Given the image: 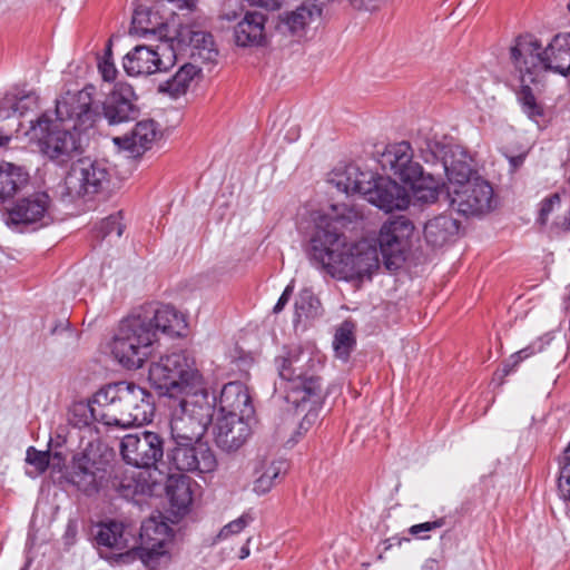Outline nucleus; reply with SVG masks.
Instances as JSON below:
<instances>
[{"label":"nucleus","instance_id":"obj_20","mask_svg":"<svg viewBox=\"0 0 570 570\" xmlns=\"http://www.w3.org/2000/svg\"><path fill=\"white\" fill-rule=\"evenodd\" d=\"M134 89L128 83H117L104 102V116L110 125L135 120L139 109L135 105Z\"/></svg>","mask_w":570,"mask_h":570},{"label":"nucleus","instance_id":"obj_10","mask_svg":"<svg viewBox=\"0 0 570 570\" xmlns=\"http://www.w3.org/2000/svg\"><path fill=\"white\" fill-rule=\"evenodd\" d=\"M109 180L105 163L80 158L72 163L61 186V196L70 202L99 193Z\"/></svg>","mask_w":570,"mask_h":570},{"label":"nucleus","instance_id":"obj_1","mask_svg":"<svg viewBox=\"0 0 570 570\" xmlns=\"http://www.w3.org/2000/svg\"><path fill=\"white\" fill-rule=\"evenodd\" d=\"M148 381L161 394L177 399L173 409V440L199 441L214 415L207 383L194 358H159L148 370Z\"/></svg>","mask_w":570,"mask_h":570},{"label":"nucleus","instance_id":"obj_38","mask_svg":"<svg viewBox=\"0 0 570 570\" xmlns=\"http://www.w3.org/2000/svg\"><path fill=\"white\" fill-rule=\"evenodd\" d=\"M314 11L317 14H321V9H318L316 6H302L295 11L286 13V16L283 18V24L292 33L299 32L312 21Z\"/></svg>","mask_w":570,"mask_h":570},{"label":"nucleus","instance_id":"obj_12","mask_svg":"<svg viewBox=\"0 0 570 570\" xmlns=\"http://www.w3.org/2000/svg\"><path fill=\"white\" fill-rule=\"evenodd\" d=\"M120 454L132 466L156 469L164 456V440L151 431L126 434L120 442Z\"/></svg>","mask_w":570,"mask_h":570},{"label":"nucleus","instance_id":"obj_25","mask_svg":"<svg viewBox=\"0 0 570 570\" xmlns=\"http://www.w3.org/2000/svg\"><path fill=\"white\" fill-rule=\"evenodd\" d=\"M158 134L154 120L147 119L136 124L130 134L115 137L114 142L121 149L127 150L131 156H140L150 148Z\"/></svg>","mask_w":570,"mask_h":570},{"label":"nucleus","instance_id":"obj_26","mask_svg":"<svg viewBox=\"0 0 570 570\" xmlns=\"http://www.w3.org/2000/svg\"><path fill=\"white\" fill-rule=\"evenodd\" d=\"M266 17L261 12H247L234 28V39L239 47L261 46L265 39Z\"/></svg>","mask_w":570,"mask_h":570},{"label":"nucleus","instance_id":"obj_42","mask_svg":"<svg viewBox=\"0 0 570 570\" xmlns=\"http://www.w3.org/2000/svg\"><path fill=\"white\" fill-rule=\"evenodd\" d=\"M26 461L28 464L33 465L39 473H43L50 461V454L48 451H38L33 446L27 450Z\"/></svg>","mask_w":570,"mask_h":570},{"label":"nucleus","instance_id":"obj_4","mask_svg":"<svg viewBox=\"0 0 570 570\" xmlns=\"http://www.w3.org/2000/svg\"><path fill=\"white\" fill-rule=\"evenodd\" d=\"M90 412L105 425L128 429L151 422L155 401L150 392L135 383L117 382L96 392Z\"/></svg>","mask_w":570,"mask_h":570},{"label":"nucleus","instance_id":"obj_56","mask_svg":"<svg viewBox=\"0 0 570 570\" xmlns=\"http://www.w3.org/2000/svg\"><path fill=\"white\" fill-rule=\"evenodd\" d=\"M248 556H249V548H248V546L246 544V546L242 547V549H240V551H239V558H240V559H245V558H247Z\"/></svg>","mask_w":570,"mask_h":570},{"label":"nucleus","instance_id":"obj_29","mask_svg":"<svg viewBox=\"0 0 570 570\" xmlns=\"http://www.w3.org/2000/svg\"><path fill=\"white\" fill-rule=\"evenodd\" d=\"M287 464L283 460L259 459L254 466L253 491L257 495L268 493L275 484V480L285 473Z\"/></svg>","mask_w":570,"mask_h":570},{"label":"nucleus","instance_id":"obj_47","mask_svg":"<svg viewBox=\"0 0 570 570\" xmlns=\"http://www.w3.org/2000/svg\"><path fill=\"white\" fill-rule=\"evenodd\" d=\"M559 204H560V196L557 193L544 198L540 205L538 222L541 225H544L549 218V215L552 213L554 206L559 205Z\"/></svg>","mask_w":570,"mask_h":570},{"label":"nucleus","instance_id":"obj_54","mask_svg":"<svg viewBox=\"0 0 570 570\" xmlns=\"http://www.w3.org/2000/svg\"><path fill=\"white\" fill-rule=\"evenodd\" d=\"M525 156L524 155H518L509 158L510 165L512 166L513 170H515L518 167H520L524 161Z\"/></svg>","mask_w":570,"mask_h":570},{"label":"nucleus","instance_id":"obj_8","mask_svg":"<svg viewBox=\"0 0 570 570\" xmlns=\"http://www.w3.org/2000/svg\"><path fill=\"white\" fill-rule=\"evenodd\" d=\"M314 358H281L278 373L281 386L288 404L311 401L322 403L323 389L321 379L312 373Z\"/></svg>","mask_w":570,"mask_h":570},{"label":"nucleus","instance_id":"obj_30","mask_svg":"<svg viewBox=\"0 0 570 570\" xmlns=\"http://www.w3.org/2000/svg\"><path fill=\"white\" fill-rule=\"evenodd\" d=\"M459 232V223L449 215H439L424 226V237L433 247H442L450 243Z\"/></svg>","mask_w":570,"mask_h":570},{"label":"nucleus","instance_id":"obj_58","mask_svg":"<svg viewBox=\"0 0 570 570\" xmlns=\"http://www.w3.org/2000/svg\"><path fill=\"white\" fill-rule=\"evenodd\" d=\"M353 7L361 9L364 6V0H347Z\"/></svg>","mask_w":570,"mask_h":570},{"label":"nucleus","instance_id":"obj_31","mask_svg":"<svg viewBox=\"0 0 570 570\" xmlns=\"http://www.w3.org/2000/svg\"><path fill=\"white\" fill-rule=\"evenodd\" d=\"M28 174L12 163L0 164V204L10 200L28 183Z\"/></svg>","mask_w":570,"mask_h":570},{"label":"nucleus","instance_id":"obj_21","mask_svg":"<svg viewBox=\"0 0 570 570\" xmlns=\"http://www.w3.org/2000/svg\"><path fill=\"white\" fill-rule=\"evenodd\" d=\"M294 410L304 412L306 414L299 423L284 422L276 429V440L279 441L284 446H294L299 439L315 424L318 417L317 409L321 403H312L311 401L302 402L299 404H289Z\"/></svg>","mask_w":570,"mask_h":570},{"label":"nucleus","instance_id":"obj_11","mask_svg":"<svg viewBox=\"0 0 570 570\" xmlns=\"http://www.w3.org/2000/svg\"><path fill=\"white\" fill-rule=\"evenodd\" d=\"M175 61L173 40L166 39L155 49L150 46H136L124 57L122 66L129 76H149L167 71Z\"/></svg>","mask_w":570,"mask_h":570},{"label":"nucleus","instance_id":"obj_36","mask_svg":"<svg viewBox=\"0 0 570 570\" xmlns=\"http://www.w3.org/2000/svg\"><path fill=\"white\" fill-rule=\"evenodd\" d=\"M167 24L158 23L154 24L150 20V12L148 10H136L132 16L130 33L136 36L155 35L158 36L160 41L167 39Z\"/></svg>","mask_w":570,"mask_h":570},{"label":"nucleus","instance_id":"obj_61","mask_svg":"<svg viewBox=\"0 0 570 570\" xmlns=\"http://www.w3.org/2000/svg\"><path fill=\"white\" fill-rule=\"evenodd\" d=\"M69 531H72V532L75 531V527L71 523H69V525H68V532Z\"/></svg>","mask_w":570,"mask_h":570},{"label":"nucleus","instance_id":"obj_51","mask_svg":"<svg viewBox=\"0 0 570 570\" xmlns=\"http://www.w3.org/2000/svg\"><path fill=\"white\" fill-rule=\"evenodd\" d=\"M249 6L261 7L267 10H276L281 7L278 0H246Z\"/></svg>","mask_w":570,"mask_h":570},{"label":"nucleus","instance_id":"obj_50","mask_svg":"<svg viewBox=\"0 0 570 570\" xmlns=\"http://www.w3.org/2000/svg\"><path fill=\"white\" fill-rule=\"evenodd\" d=\"M293 291H294V285H293V283H291L286 286V288L282 293L281 297L278 298L276 305L274 306L275 313H279L284 308V306L289 301V298L293 294Z\"/></svg>","mask_w":570,"mask_h":570},{"label":"nucleus","instance_id":"obj_52","mask_svg":"<svg viewBox=\"0 0 570 570\" xmlns=\"http://www.w3.org/2000/svg\"><path fill=\"white\" fill-rule=\"evenodd\" d=\"M305 301L308 303L309 308H316L317 305L320 304L318 299L315 298L311 292L306 291V292L301 294L299 302H296V307L301 308V309H304L303 303Z\"/></svg>","mask_w":570,"mask_h":570},{"label":"nucleus","instance_id":"obj_41","mask_svg":"<svg viewBox=\"0 0 570 570\" xmlns=\"http://www.w3.org/2000/svg\"><path fill=\"white\" fill-rule=\"evenodd\" d=\"M50 334L56 336L60 344L66 346L76 345L80 337V334L70 326L68 320H60L50 328Z\"/></svg>","mask_w":570,"mask_h":570},{"label":"nucleus","instance_id":"obj_57","mask_svg":"<svg viewBox=\"0 0 570 570\" xmlns=\"http://www.w3.org/2000/svg\"><path fill=\"white\" fill-rule=\"evenodd\" d=\"M517 365H518V362H517V361L513 363V365H512L511 367H509V365H508V364H507V365H504V366H503V368L501 370V372H502V376L508 375V374L512 371V368H513L514 366H517Z\"/></svg>","mask_w":570,"mask_h":570},{"label":"nucleus","instance_id":"obj_63","mask_svg":"<svg viewBox=\"0 0 570 570\" xmlns=\"http://www.w3.org/2000/svg\"><path fill=\"white\" fill-rule=\"evenodd\" d=\"M567 449H570V444L567 446Z\"/></svg>","mask_w":570,"mask_h":570},{"label":"nucleus","instance_id":"obj_5","mask_svg":"<svg viewBox=\"0 0 570 570\" xmlns=\"http://www.w3.org/2000/svg\"><path fill=\"white\" fill-rule=\"evenodd\" d=\"M510 57L523 80H535L543 71H553L563 76L570 72V33H558L542 49L540 41L532 35L515 39Z\"/></svg>","mask_w":570,"mask_h":570},{"label":"nucleus","instance_id":"obj_27","mask_svg":"<svg viewBox=\"0 0 570 570\" xmlns=\"http://www.w3.org/2000/svg\"><path fill=\"white\" fill-rule=\"evenodd\" d=\"M218 405L220 415L234 413L245 416L252 412L250 397L240 382H229L223 386Z\"/></svg>","mask_w":570,"mask_h":570},{"label":"nucleus","instance_id":"obj_48","mask_svg":"<svg viewBox=\"0 0 570 570\" xmlns=\"http://www.w3.org/2000/svg\"><path fill=\"white\" fill-rule=\"evenodd\" d=\"M353 343L351 332L341 330L336 333L334 340V347L338 354H347Z\"/></svg>","mask_w":570,"mask_h":570},{"label":"nucleus","instance_id":"obj_45","mask_svg":"<svg viewBox=\"0 0 570 570\" xmlns=\"http://www.w3.org/2000/svg\"><path fill=\"white\" fill-rule=\"evenodd\" d=\"M38 96L35 92H28L21 96L13 105L12 109L20 116L24 115L29 110H33L38 107Z\"/></svg>","mask_w":570,"mask_h":570},{"label":"nucleus","instance_id":"obj_62","mask_svg":"<svg viewBox=\"0 0 570 570\" xmlns=\"http://www.w3.org/2000/svg\"><path fill=\"white\" fill-rule=\"evenodd\" d=\"M567 7H568V10L570 11V2L568 3V6H567Z\"/></svg>","mask_w":570,"mask_h":570},{"label":"nucleus","instance_id":"obj_32","mask_svg":"<svg viewBox=\"0 0 570 570\" xmlns=\"http://www.w3.org/2000/svg\"><path fill=\"white\" fill-rule=\"evenodd\" d=\"M200 72V67L195 63H185L179 70L168 80L158 86V91L177 98L185 95L196 76Z\"/></svg>","mask_w":570,"mask_h":570},{"label":"nucleus","instance_id":"obj_46","mask_svg":"<svg viewBox=\"0 0 570 570\" xmlns=\"http://www.w3.org/2000/svg\"><path fill=\"white\" fill-rule=\"evenodd\" d=\"M99 71L105 81H112L116 78L117 69L111 61V49L108 47L105 57L98 63Z\"/></svg>","mask_w":570,"mask_h":570},{"label":"nucleus","instance_id":"obj_43","mask_svg":"<svg viewBox=\"0 0 570 570\" xmlns=\"http://www.w3.org/2000/svg\"><path fill=\"white\" fill-rule=\"evenodd\" d=\"M125 226L120 222V214L111 215L100 223V232L102 236H110L115 234L117 237H120L124 233Z\"/></svg>","mask_w":570,"mask_h":570},{"label":"nucleus","instance_id":"obj_7","mask_svg":"<svg viewBox=\"0 0 570 570\" xmlns=\"http://www.w3.org/2000/svg\"><path fill=\"white\" fill-rule=\"evenodd\" d=\"M415 147L424 163L439 166L448 179V187H460L475 175L473 159L468 150L458 144L424 136L415 140Z\"/></svg>","mask_w":570,"mask_h":570},{"label":"nucleus","instance_id":"obj_40","mask_svg":"<svg viewBox=\"0 0 570 570\" xmlns=\"http://www.w3.org/2000/svg\"><path fill=\"white\" fill-rule=\"evenodd\" d=\"M558 489L564 504V511L570 518V449H566L560 459Z\"/></svg>","mask_w":570,"mask_h":570},{"label":"nucleus","instance_id":"obj_6","mask_svg":"<svg viewBox=\"0 0 570 570\" xmlns=\"http://www.w3.org/2000/svg\"><path fill=\"white\" fill-rule=\"evenodd\" d=\"M382 169L402 183L410 185L413 196L422 203H434L441 191V183L433 174H425L414 159V149L409 141L389 144L381 154Z\"/></svg>","mask_w":570,"mask_h":570},{"label":"nucleus","instance_id":"obj_23","mask_svg":"<svg viewBox=\"0 0 570 570\" xmlns=\"http://www.w3.org/2000/svg\"><path fill=\"white\" fill-rule=\"evenodd\" d=\"M372 178V171H363L356 165L350 164L335 168L331 173L328 181L334 185L337 190L346 195L360 194L364 196Z\"/></svg>","mask_w":570,"mask_h":570},{"label":"nucleus","instance_id":"obj_9","mask_svg":"<svg viewBox=\"0 0 570 570\" xmlns=\"http://www.w3.org/2000/svg\"><path fill=\"white\" fill-rule=\"evenodd\" d=\"M94 94V86L61 94L56 99L53 121L78 132H86L92 128L100 119L99 105L95 104Z\"/></svg>","mask_w":570,"mask_h":570},{"label":"nucleus","instance_id":"obj_55","mask_svg":"<svg viewBox=\"0 0 570 570\" xmlns=\"http://www.w3.org/2000/svg\"><path fill=\"white\" fill-rule=\"evenodd\" d=\"M559 225L563 230H570V210L569 215L564 217L563 220L559 223Z\"/></svg>","mask_w":570,"mask_h":570},{"label":"nucleus","instance_id":"obj_16","mask_svg":"<svg viewBox=\"0 0 570 570\" xmlns=\"http://www.w3.org/2000/svg\"><path fill=\"white\" fill-rule=\"evenodd\" d=\"M176 445L168 456L170 464L178 471L212 473L217 468L213 450L204 442L174 440Z\"/></svg>","mask_w":570,"mask_h":570},{"label":"nucleus","instance_id":"obj_59","mask_svg":"<svg viewBox=\"0 0 570 570\" xmlns=\"http://www.w3.org/2000/svg\"><path fill=\"white\" fill-rule=\"evenodd\" d=\"M375 0H364V6L362 8L370 9L373 6Z\"/></svg>","mask_w":570,"mask_h":570},{"label":"nucleus","instance_id":"obj_3","mask_svg":"<svg viewBox=\"0 0 570 570\" xmlns=\"http://www.w3.org/2000/svg\"><path fill=\"white\" fill-rule=\"evenodd\" d=\"M187 317L168 304H145L124 317L102 344L111 356H153L160 354V335L185 337Z\"/></svg>","mask_w":570,"mask_h":570},{"label":"nucleus","instance_id":"obj_35","mask_svg":"<svg viewBox=\"0 0 570 570\" xmlns=\"http://www.w3.org/2000/svg\"><path fill=\"white\" fill-rule=\"evenodd\" d=\"M171 528L161 520V517H150L140 528L141 544L166 543L170 537Z\"/></svg>","mask_w":570,"mask_h":570},{"label":"nucleus","instance_id":"obj_44","mask_svg":"<svg viewBox=\"0 0 570 570\" xmlns=\"http://www.w3.org/2000/svg\"><path fill=\"white\" fill-rule=\"evenodd\" d=\"M250 520L252 519L247 514H243L230 521L219 531L218 539H227L229 535L242 532L248 525Z\"/></svg>","mask_w":570,"mask_h":570},{"label":"nucleus","instance_id":"obj_15","mask_svg":"<svg viewBox=\"0 0 570 570\" xmlns=\"http://www.w3.org/2000/svg\"><path fill=\"white\" fill-rule=\"evenodd\" d=\"M448 195L452 208L464 216L484 214L492 208L493 189L480 177H474L460 187H448Z\"/></svg>","mask_w":570,"mask_h":570},{"label":"nucleus","instance_id":"obj_19","mask_svg":"<svg viewBox=\"0 0 570 570\" xmlns=\"http://www.w3.org/2000/svg\"><path fill=\"white\" fill-rule=\"evenodd\" d=\"M50 197L47 193H35L21 198L9 209L7 223L10 225H46L49 218Z\"/></svg>","mask_w":570,"mask_h":570},{"label":"nucleus","instance_id":"obj_53","mask_svg":"<svg viewBox=\"0 0 570 570\" xmlns=\"http://www.w3.org/2000/svg\"><path fill=\"white\" fill-rule=\"evenodd\" d=\"M122 367L138 370L144 366L145 358H117Z\"/></svg>","mask_w":570,"mask_h":570},{"label":"nucleus","instance_id":"obj_34","mask_svg":"<svg viewBox=\"0 0 570 570\" xmlns=\"http://www.w3.org/2000/svg\"><path fill=\"white\" fill-rule=\"evenodd\" d=\"M146 471L131 472L130 475H125L119 482H115L114 487L125 498H131L136 494H145L153 490L155 481H149L146 478Z\"/></svg>","mask_w":570,"mask_h":570},{"label":"nucleus","instance_id":"obj_22","mask_svg":"<svg viewBox=\"0 0 570 570\" xmlns=\"http://www.w3.org/2000/svg\"><path fill=\"white\" fill-rule=\"evenodd\" d=\"M105 475V469L87 454H82L73 460L69 480L82 492L92 494L99 490Z\"/></svg>","mask_w":570,"mask_h":570},{"label":"nucleus","instance_id":"obj_2","mask_svg":"<svg viewBox=\"0 0 570 570\" xmlns=\"http://www.w3.org/2000/svg\"><path fill=\"white\" fill-rule=\"evenodd\" d=\"M335 215H320L315 219V228L309 238L307 254L309 259L325 274L338 281H362L370 277L379 267L377 249L367 242L350 244L337 225L343 220H356L362 214L355 208L348 214L338 212Z\"/></svg>","mask_w":570,"mask_h":570},{"label":"nucleus","instance_id":"obj_18","mask_svg":"<svg viewBox=\"0 0 570 570\" xmlns=\"http://www.w3.org/2000/svg\"><path fill=\"white\" fill-rule=\"evenodd\" d=\"M249 435L250 428L244 416L234 413L219 415L214 425L215 443L225 452L240 449Z\"/></svg>","mask_w":570,"mask_h":570},{"label":"nucleus","instance_id":"obj_37","mask_svg":"<svg viewBox=\"0 0 570 570\" xmlns=\"http://www.w3.org/2000/svg\"><path fill=\"white\" fill-rule=\"evenodd\" d=\"M521 80V88L518 92V99L522 105L523 111L528 115L529 118L535 119L537 117H541L543 115L542 107L537 102V99L532 92L530 83H534L535 80H530L529 77H525V80L522 78V73L519 72Z\"/></svg>","mask_w":570,"mask_h":570},{"label":"nucleus","instance_id":"obj_14","mask_svg":"<svg viewBox=\"0 0 570 570\" xmlns=\"http://www.w3.org/2000/svg\"><path fill=\"white\" fill-rule=\"evenodd\" d=\"M413 232L414 225L405 216L391 218L382 225L377 242L389 269L396 268L404 259Z\"/></svg>","mask_w":570,"mask_h":570},{"label":"nucleus","instance_id":"obj_28","mask_svg":"<svg viewBox=\"0 0 570 570\" xmlns=\"http://www.w3.org/2000/svg\"><path fill=\"white\" fill-rule=\"evenodd\" d=\"M117 563H129L139 559L145 567L150 570H157L163 560L168 559L166 543L141 544L139 548L120 552L114 557Z\"/></svg>","mask_w":570,"mask_h":570},{"label":"nucleus","instance_id":"obj_49","mask_svg":"<svg viewBox=\"0 0 570 570\" xmlns=\"http://www.w3.org/2000/svg\"><path fill=\"white\" fill-rule=\"evenodd\" d=\"M444 519H438L435 521H432V522H424V523H419V524H414L412 525L410 529H409V532L412 534V535H419L420 533L422 532H429V531H432V530H435V529H439L441 527L444 525Z\"/></svg>","mask_w":570,"mask_h":570},{"label":"nucleus","instance_id":"obj_13","mask_svg":"<svg viewBox=\"0 0 570 570\" xmlns=\"http://www.w3.org/2000/svg\"><path fill=\"white\" fill-rule=\"evenodd\" d=\"M32 128L42 134L43 153L53 160L65 161L80 147L79 135L81 132L61 126L50 119L47 114L38 118L37 125Z\"/></svg>","mask_w":570,"mask_h":570},{"label":"nucleus","instance_id":"obj_17","mask_svg":"<svg viewBox=\"0 0 570 570\" xmlns=\"http://www.w3.org/2000/svg\"><path fill=\"white\" fill-rule=\"evenodd\" d=\"M364 198L386 213L405 209L410 204V195L405 187L391 177L374 175Z\"/></svg>","mask_w":570,"mask_h":570},{"label":"nucleus","instance_id":"obj_39","mask_svg":"<svg viewBox=\"0 0 570 570\" xmlns=\"http://www.w3.org/2000/svg\"><path fill=\"white\" fill-rule=\"evenodd\" d=\"M167 494L170 499L171 505L177 508L179 511L186 510L193 500L189 487L183 479L170 481L167 485Z\"/></svg>","mask_w":570,"mask_h":570},{"label":"nucleus","instance_id":"obj_24","mask_svg":"<svg viewBox=\"0 0 570 570\" xmlns=\"http://www.w3.org/2000/svg\"><path fill=\"white\" fill-rule=\"evenodd\" d=\"M180 37L183 41H188L190 63L198 66L216 62L218 50L209 32L185 28L181 30Z\"/></svg>","mask_w":570,"mask_h":570},{"label":"nucleus","instance_id":"obj_33","mask_svg":"<svg viewBox=\"0 0 570 570\" xmlns=\"http://www.w3.org/2000/svg\"><path fill=\"white\" fill-rule=\"evenodd\" d=\"M96 541L99 546L122 550L128 547L122 523L110 521L98 525Z\"/></svg>","mask_w":570,"mask_h":570},{"label":"nucleus","instance_id":"obj_60","mask_svg":"<svg viewBox=\"0 0 570 570\" xmlns=\"http://www.w3.org/2000/svg\"><path fill=\"white\" fill-rule=\"evenodd\" d=\"M7 141H9V137H8V136H2V135H0V146H2L3 144H6Z\"/></svg>","mask_w":570,"mask_h":570}]
</instances>
